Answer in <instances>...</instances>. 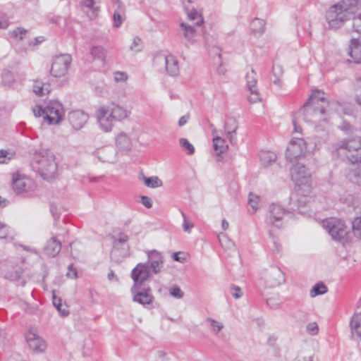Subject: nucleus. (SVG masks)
Instances as JSON below:
<instances>
[{
  "label": "nucleus",
  "instance_id": "obj_1",
  "mask_svg": "<svg viewBox=\"0 0 361 361\" xmlns=\"http://www.w3.org/2000/svg\"><path fill=\"white\" fill-rule=\"evenodd\" d=\"M326 21L331 29H338L353 20V29L361 34V0H341L326 11Z\"/></svg>",
  "mask_w": 361,
  "mask_h": 361
},
{
  "label": "nucleus",
  "instance_id": "obj_2",
  "mask_svg": "<svg viewBox=\"0 0 361 361\" xmlns=\"http://www.w3.org/2000/svg\"><path fill=\"white\" fill-rule=\"evenodd\" d=\"M130 111L125 106L111 102L106 106H100L96 111V117L99 128L104 132H111L115 122H121L128 119Z\"/></svg>",
  "mask_w": 361,
  "mask_h": 361
},
{
  "label": "nucleus",
  "instance_id": "obj_3",
  "mask_svg": "<svg viewBox=\"0 0 361 361\" xmlns=\"http://www.w3.org/2000/svg\"><path fill=\"white\" fill-rule=\"evenodd\" d=\"M32 164L44 179L54 178L58 169L54 155L47 149L36 152Z\"/></svg>",
  "mask_w": 361,
  "mask_h": 361
},
{
  "label": "nucleus",
  "instance_id": "obj_4",
  "mask_svg": "<svg viewBox=\"0 0 361 361\" xmlns=\"http://www.w3.org/2000/svg\"><path fill=\"white\" fill-rule=\"evenodd\" d=\"M36 117H43L49 125L59 123L64 117V109L61 103L51 100L44 105H35L32 108Z\"/></svg>",
  "mask_w": 361,
  "mask_h": 361
},
{
  "label": "nucleus",
  "instance_id": "obj_5",
  "mask_svg": "<svg viewBox=\"0 0 361 361\" xmlns=\"http://www.w3.org/2000/svg\"><path fill=\"white\" fill-rule=\"evenodd\" d=\"M336 154L352 162L361 161V137L343 140L334 145Z\"/></svg>",
  "mask_w": 361,
  "mask_h": 361
},
{
  "label": "nucleus",
  "instance_id": "obj_6",
  "mask_svg": "<svg viewBox=\"0 0 361 361\" xmlns=\"http://www.w3.org/2000/svg\"><path fill=\"white\" fill-rule=\"evenodd\" d=\"M312 105L328 106L331 110H335L338 113H343L350 114L352 113V109L350 105L343 104L338 101L327 102L324 97V92L319 90H314L310 96L308 101L306 102Z\"/></svg>",
  "mask_w": 361,
  "mask_h": 361
},
{
  "label": "nucleus",
  "instance_id": "obj_7",
  "mask_svg": "<svg viewBox=\"0 0 361 361\" xmlns=\"http://www.w3.org/2000/svg\"><path fill=\"white\" fill-rule=\"evenodd\" d=\"M322 226L331 235L332 239L344 241L348 238V229L345 224L337 219H326L322 221Z\"/></svg>",
  "mask_w": 361,
  "mask_h": 361
},
{
  "label": "nucleus",
  "instance_id": "obj_8",
  "mask_svg": "<svg viewBox=\"0 0 361 361\" xmlns=\"http://www.w3.org/2000/svg\"><path fill=\"white\" fill-rule=\"evenodd\" d=\"M326 111L324 106L305 103L297 114H302L304 121L307 123H316L321 121H326L324 115Z\"/></svg>",
  "mask_w": 361,
  "mask_h": 361
},
{
  "label": "nucleus",
  "instance_id": "obj_9",
  "mask_svg": "<svg viewBox=\"0 0 361 361\" xmlns=\"http://www.w3.org/2000/svg\"><path fill=\"white\" fill-rule=\"evenodd\" d=\"M290 176L296 185L310 189L312 182L311 173L305 165L298 162L293 165L290 169Z\"/></svg>",
  "mask_w": 361,
  "mask_h": 361
},
{
  "label": "nucleus",
  "instance_id": "obj_10",
  "mask_svg": "<svg viewBox=\"0 0 361 361\" xmlns=\"http://www.w3.org/2000/svg\"><path fill=\"white\" fill-rule=\"evenodd\" d=\"M72 61V57L70 54H60L56 56L52 62L51 67V74L55 78L64 76L70 67Z\"/></svg>",
  "mask_w": 361,
  "mask_h": 361
},
{
  "label": "nucleus",
  "instance_id": "obj_11",
  "mask_svg": "<svg viewBox=\"0 0 361 361\" xmlns=\"http://www.w3.org/2000/svg\"><path fill=\"white\" fill-rule=\"evenodd\" d=\"M34 183L32 179L18 172L12 176L11 188L16 195H22L32 190Z\"/></svg>",
  "mask_w": 361,
  "mask_h": 361
},
{
  "label": "nucleus",
  "instance_id": "obj_12",
  "mask_svg": "<svg viewBox=\"0 0 361 361\" xmlns=\"http://www.w3.org/2000/svg\"><path fill=\"white\" fill-rule=\"evenodd\" d=\"M307 150L306 143L302 138H293L286 149V159L292 162L302 157Z\"/></svg>",
  "mask_w": 361,
  "mask_h": 361
},
{
  "label": "nucleus",
  "instance_id": "obj_13",
  "mask_svg": "<svg viewBox=\"0 0 361 361\" xmlns=\"http://www.w3.org/2000/svg\"><path fill=\"white\" fill-rule=\"evenodd\" d=\"M149 276V269L146 263H139L131 271V277L134 281V286L131 292L135 293L140 286L148 279Z\"/></svg>",
  "mask_w": 361,
  "mask_h": 361
},
{
  "label": "nucleus",
  "instance_id": "obj_14",
  "mask_svg": "<svg viewBox=\"0 0 361 361\" xmlns=\"http://www.w3.org/2000/svg\"><path fill=\"white\" fill-rule=\"evenodd\" d=\"M269 212V223L277 228L282 227L283 219L290 214L288 210L275 203L270 204Z\"/></svg>",
  "mask_w": 361,
  "mask_h": 361
},
{
  "label": "nucleus",
  "instance_id": "obj_15",
  "mask_svg": "<svg viewBox=\"0 0 361 361\" xmlns=\"http://www.w3.org/2000/svg\"><path fill=\"white\" fill-rule=\"evenodd\" d=\"M93 154L104 164H115L118 161L117 152L111 145L99 147L93 152Z\"/></svg>",
  "mask_w": 361,
  "mask_h": 361
},
{
  "label": "nucleus",
  "instance_id": "obj_16",
  "mask_svg": "<svg viewBox=\"0 0 361 361\" xmlns=\"http://www.w3.org/2000/svg\"><path fill=\"white\" fill-rule=\"evenodd\" d=\"M245 78L247 87L250 92L247 96L249 102L251 103L259 102L261 97L257 87V79L256 72L253 69H251V71L247 73Z\"/></svg>",
  "mask_w": 361,
  "mask_h": 361
},
{
  "label": "nucleus",
  "instance_id": "obj_17",
  "mask_svg": "<svg viewBox=\"0 0 361 361\" xmlns=\"http://www.w3.org/2000/svg\"><path fill=\"white\" fill-rule=\"evenodd\" d=\"M156 62L164 65L167 74L172 77L178 76L180 72L178 59L173 55L157 57Z\"/></svg>",
  "mask_w": 361,
  "mask_h": 361
},
{
  "label": "nucleus",
  "instance_id": "obj_18",
  "mask_svg": "<svg viewBox=\"0 0 361 361\" xmlns=\"http://www.w3.org/2000/svg\"><path fill=\"white\" fill-rule=\"evenodd\" d=\"M68 118L74 129L80 130L88 121L89 116L83 111L75 110L68 114Z\"/></svg>",
  "mask_w": 361,
  "mask_h": 361
},
{
  "label": "nucleus",
  "instance_id": "obj_19",
  "mask_svg": "<svg viewBox=\"0 0 361 361\" xmlns=\"http://www.w3.org/2000/svg\"><path fill=\"white\" fill-rule=\"evenodd\" d=\"M147 257L146 264H148L149 269L155 274L159 273L164 266V257L157 250H152L148 252Z\"/></svg>",
  "mask_w": 361,
  "mask_h": 361
},
{
  "label": "nucleus",
  "instance_id": "obj_20",
  "mask_svg": "<svg viewBox=\"0 0 361 361\" xmlns=\"http://www.w3.org/2000/svg\"><path fill=\"white\" fill-rule=\"evenodd\" d=\"M128 237L125 233H120L117 238L114 240L113 249L111 252V257H116L118 256L117 252L119 250V245H122V252L118 255L121 257H125L128 255V245L127 241Z\"/></svg>",
  "mask_w": 361,
  "mask_h": 361
},
{
  "label": "nucleus",
  "instance_id": "obj_21",
  "mask_svg": "<svg viewBox=\"0 0 361 361\" xmlns=\"http://www.w3.org/2000/svg\"><path fill=\"white\" fill-rule=\"evenodd\" d=\"M26 341L29 348L34 352L42 353L47 348V345L44 340L35 333H27L26 334Z\"/></svg>",
  "mask_w": 361,
  "mask_h": 361
},
{
  "label": "nucleus",
  "instance_id": "obj_22",
  "mask_svg": "<svg viewBox=\"0 0 361 361\" xmlns=\"http://www.w3.org/2000/svg\"><path fill=\"white\" fill-rule=\"evenodd\" d=\"M348 161L351 165L346 172V178L352 183L361 185V161L358 162H352L350 160Z\"/></svg>",
  "mask_w": 361,
  "mask_h": 361
},
{
  "label": "nucleus",
  "instance_id": "obj_23",
  "mask_svg": "<svg viewBox=\"0 0 361 361\" xmlns=\"http://www.w3.org/2000/svg\"><path fill=\"white\" fill-rule=\"evenodd\" d=\"M197 27H196L194 25H190L186 23H180V32L186 40L187 44H192L196 42Z\"/></svg>",
  "mask_w": 361,
  "mask_h": 361
},
{
  "label": "nucleus",
  "instance_id": "obj_24",
  "mask_svg": "<svg viewBox=\"0 0 361 361\" xmlns=\"http://www.w3.org/2000/svg\"><path fill=\"white\" fill-rule=\"evenodd\" d=\"M284 281L283 273L278 267H272L266 278L267 284L270 288L278 286L284 282Z\"/></svg>",
  "mask_w": 361,
  "mask_h": 361
},
{
  "label": "nucleus",
  "instance_id": "obj_25",
  "mask_svg": "<svg viewBox=\"0 0 361 361\" xmlns=\"http://www.w3.org/2000/svg\"><path fill=\"white\" fill-rule=\"evenodd\" d=\"M115 142L118 150L121 152H128L132 148L131 139L123 132H121L116 135Z\"/></svg>",
  "mask_w": 361,
  "mask_h": 361
},
{
  "label": "nucleus",
  "instance_id": "obj_26",
  "mask_svg": "<svg viewBox=\"0 0 361 361\" xmlns=\"http://www.w3.org/2000/svg\"><path fill=\"white\" fill-rule=\"evenodd\" d=\"M348 54L355 63H361V40L351 39Z\"/></svg>",
  "mask_w": 361,
  "mask_h": 361
},
{
  "label": "nucleus",
  "instance_id": "obj_27",
  "mask_svg": "<svg viewBox=\"0 0 361 361\" xmlns=\"http://www.w3.org/2000/svg\"><path fill=\"white\" fill-rule=\"evenodd\" d=\"M133 293L134 294V302H138L142 305H149L152 302L153 296L149 293V290L140 291L139 288H137L136 291Z\"/></svg>",
  "mask_w": 361,
  "mask_h": 361
},
{
  "label": "nucleus",
  "instance_id": "obj_28",
  "mask_svg": "<svg viewBox=\"0 0 361 361\" xmlns=\"http://www.w3.org/2000/svg\"><path fill=\"white\" fill-rule=\"evenodd\" d=\"M61 249V243L56 238H51L47 241L44 247V252L49 256L55 257L59 253Z\"/></svg>",
  "mask_w": 361,
  "mask_h": 361
},
{
  "label": "nucleus",
  "instance_id": "obj_29",
  "mask_svg": "<svg viewBox=\"0 0 361 361\" xmlns=\"http://www.w3.org/2000/svg\"><path fill=\"white\" fill-rule=\"evenodd\" d=\"M112 3L114 6H116L113 16L114 21V26L118 27L122 23V15L124 13L125 9L120 0H112Z\"/></svg>",
  "mask_w": 361,
  "mask_h": 361
},
{
  "label": "nucleus",
  "instance_id": "obj_30",
  "mask_svg": "<svg viewBox=\"0 0 361 361\" xmlns=\"http://www.w3.org/2000/svg\"><path fill=\"white\" fill-rule=\"evenodd\" d=\"M350 326L352 333H355L361 339V312L356 313L351 317Z\"/></svg>",
  "mask_w": 361,
  "mask_h": 361
},
{
  "label": "nucleus",
  "instance_id": "obj_31",
  "mask_svg": "<svg viewBox=\"0 0 361 361\" xmlns=\"http://www.w3.org/2000/svg\"><path fill=\"white\" fill-rule=\"evenodd\" d=\"M32 90L36 95L41 97L49 94L50 92V87L49 84L36 80L32 85Z\"/></svg>",
  "mask_w": 361,
  "mask_h": 361
},
{
  "label": "nucleus",
  "instance_id": "obj_32",
  "mask_svg": "<svg viewBox=\"0 0 361 361\" xmlns=\"http://www.w3.org/2000/svg\"><path fill=\"white\" fill-rule=\"evenodd\" d=\"M213 147L217 156L226 152L228 148L225 140L219 136H215L213 138Z\"/></svg>",
  "mask_w": 361,
  "mask_h": 361
},
{
  "label": "nucleus",
  "instance_id": "obj_33",
  "mask_svg": "<svg viewBox=\"0 0 361 361\" xmlns=\"http://www.w3.org/2000/svg\"><path fill=\"white\" fill-rule=\"evenodd\" d=\"M142 179L145 185L150 188H157L162 186V181L157 176L145 177L142 173Z\"/></svg>",
  "mask_w": 361,
  "mask_h": 361
},
{
  "label": "nucleus",
  "instance_id": "obj_34",
  "mask_svg": "<svg viewBox=\"0 0 361 361\" xmlns=\"http://www.w3.org/2000/svg\"><path fill=\"white\" fill-rule=\"evenodd\" d=\"M250 28L253 33L262 35L265 29V23L259 18H255L250 23Z\"/></svg>",
  "mask_w": 361,
  "mask_h": 361
},
{
  "label": "nucleus",
  "instance_id": "obj_35",
  "mask_svg": "<svg viewBox=\"0 0 361 361\" xmlns=\"http://www.w3.org/2000/svg\"><path fill=\"white\" fill-rule=\"evenodd\" d=\"M186 13L189 20H197L195 23H193L194 25H195L196 27H201L202 25L204 23L203 18L196 10L186 9Z\"/></svg>",
  "mask_w": 361,
  "mask_h": 361
},
{
  "label": "nucleus",
  "instance_id": "obj_36",
  "mask_svg": "<svg viewBox=\"0 0 361 361\" xmlns=\"http://www.w3.org/2000/svg\"><path fill=\"white\" fill-rule=\"evenodd\" d=\"M259 158L262 164L264 166H268L276 161V155L274 152L265 151L260 153Z\"/></svg>",
  "mask_w": 361,
  "mask_h": 361
},
{
  "label": "nucleus",
  "instance_id": "obj_37",
  "mask_svg": "<svg viewBox=\"0 0 361 361\" xmlns=\"http://www.w3.org/2000/svg\"><path fill=\"white\" fill-rule=\"evenodd\" d=\"M283 75V70L280 66H274L272 70V76L271 80L275 85L281 86L282 84L281 76Z\"/></svg>",
  "mask_w": 361,
  "mask_h": 361
},
{
  "label": "nucleus",
  "instance_id": "obj_38",
  "mask_svg": "<svg viewBox=\"0 0 361 361\" xmlns=\"http://www.w3.org/2000/svg\"><path fill=\"white\" fill-rule=\"evenodd\" d=\"M90 54L94 58L104 61L106 51L104 47L101 46H95L90 49Z\"/></svg>",
  "mask_w": 361,
  "mask_h": 361
},
{
  "label": "nucleus",
  "instance_id": "obj_39",
  "mask_svg": "<svg viewBox=\"0 0 361 361\" xmlns=\"http://www.w3.org/2000/svg\"><path fill=\"white\" fill-rule=\"evenodd\" d=\"M53 305L57 309V310L59 312V313L63 316L66 317L69 314V311L67 310L66 307L62 308V300L60 298H58L54 294L53 295Z\"/></svg>",
  "mask_w": 361,
  "mask_h": 361
},
{
  "label": "nucleus",
  "instance_id": "obj_40",
  "mask_svg": "<svg viewBox=\"0 0 361 361\" xmlns=\"http://www.w3.org/2000/svg\"><path fill=\"white\" fill-rule=\"evenodd\" d=\"M326 291H327V288L324 283H317L316 285H314L312 287V288L310 291V296L315 297L318 295H322V294H324L325 293H326Z\"/></svg>",
  "mask_w": 361,
  "mask_h": 361
},
{
  "label": "nucleus",
  "instance_id": "obj_41",
  "mask_svg": "<svg viewBox=\"0 0 361 361\" xmlns=\"http://www.w3.org/2000/svg\"><path fill=\"white\" fill-rule=\"evenodd\" d=\"M14 157V152L7 149H0V164H6Z\"/></svg>",
  "mask_w": 361,
  "mask_h": 361
},
{
  "label": "nucleus",
  "instance_id": "obj_42",
  "mask_svg": "<svg viewBox=\"0 0 361 361\" xmlns=\"http://www.w3.org/2000/svg\"><path fill=\"white\" fill-rule=\"evenodd\" d=\"M206 321L210 324L211 331L214 334H217L224 328V324L221 322L212 318L208 317Z\"/></svg>",
  "mask_w": 361,
  "mask_h": 361
},
{
  "label": "nucleus",
  "instance_id": "obj_43",
  "mask_svg": "<svg viewBox=\"0 0 361 361\" xmlns=\"http://www.w3.org/2000/svg\"><path fill=\"white\" fill-rule=\"evenodd\" d=\"M94 0H84L82 4L84 6L90 8L92 11V13L90 16V18H94L98 13L99 7L94 6Z\"/></svg>",
  "mask_w": 361,
  "mask_h": 361
},
{
  "label": "nucleus",
  "instance_id": "obj_44",
  "mask_svg": "<svg viewBox=\"0 0 361 361\" xmlns=\"http://www.w3.org/2000/svg\"><path fill=\"white\" fill-rule=\"evenodd\" d=\"M181 147L187 151V154L192 155L195 153V147L186 138H180L179 140Z\"/></svg>",
  "mask_w": 361,
  "mask_h": 361
},
{
  "label": "nucleus",
  "instance_id": "obj_45",
  "mask_svg": "<svg viewBox=\"0 0 361 361\" xmlns=\"http://www.w3.org/2000/svg\"><path fill=\"white\" fill-rule=\"evenodd\" d=\"M22 274V269L20 267H16L13 271H8L6 274V277L11 281H15L19 279Z\"/></svg>",
  "mask_w": 361,
  "mask_h": 361
},
{
  "label": "nucleus",
  "instance_id": "obj_46",
  "mask_svg": "<svg viewBox=\"0 0 361 361\" xmlns=\"http://www.w3.org/2000/svg\"><path fill=\"white\" fill-rule=\"evenodd\" d=\"M353 231L357 238H361V216L355 218L353 221Z\"/></svg>",
  "mask_w": 361,
  "mask_h": 361
},
{
  "label": "nucleus",
  "instance_id": "obj_47",
  "mask_svg": "<svg viewBox=\"0 0 361 361\" xmlns=\"http://www.w3.org/2000/svg\"><path fill=\"white\" fill-rule=\"evenodd\" d=\"M259 197L253 193L249 194L248 203L254 210H257L259 207Z\"/></svg>",
  "mask_w": 361,
  "mask_h": 361
},
{
  "label": "nucleus",
  "instance_id": "obj_48",
  "mask_svg": "<svg viewBox=\"0 0 361 361\" xmlns=\"http://www.w3.org/2000/svg\"><path fill=\"white\" fill-rule=\"evenodd\" d=\"M224 128L226 130V132L228 130H233V131H236V130L238 128V125H237L235 119L233 118H228L225 123Z\"/></svg>",
  "mask_w": 361,
  "mask_h": 361
},
{
  "label": "nucleus",
  "instance_id": "obj_49",
  "mask_svg": "<svg viewBox=\"0 0 361 361\" xmlns=\"http://www.w3.org/2000/svg\"><path fill=\"white\" fill-rule=\"evenodd\" d=\"M306 331L311 336H315L319 332V326L316 322H310L306 326Z\"/></svg>",
  "mask_w": 361,
  "mask_h": 361
},
{
  "label": "nucleus",
  "instance_id": "obj_50",
  "mask_svg": "<svg viewBox=\"0 0 361 361\" xmlns=\"http://www.w3.org/2000/svg\"><path fill=\"white\" fill-rule=\"evenodd\" d=\"M169 293L173 298L180 299L183 297V292L177 286H173L169 289Z\"/></svg>",
  "mask_w": 361,
  "mask_h": 361
},
{
  "label": "nucleus",
  "instance_id": "obj_51",
  "mask_svg": "<svg viewBox=\"0 0 361 361\" xmlns=\"http://www.w3.org/2000/svg\"><path fill=\"white\" fill-rule=\"evenodd\" d=\"M26 33V30L21 27H17L11 32V35L12 37L15 38H19L20 39H23Z\"/></svg>",
  "mask_w": 361,
  "mask_h": 361
},
{
  "label": "nucleus",
  "instance_id": "obj_52",
  "mask_svg": "<svg viewBox=\"0 0 361 361\" xmlns=\"http://www.w3.org/2000/svg\"><path fill=\"white\" fill-rule=\"evenodd\" d=\"M231 293L232 296L235 299H238L243 295L241 288L239 286L235 285H232L231 286Z\"/></svg>",
  "mask_w": 361,
  "mask_h": 361
},
{
  "label": "nucleus",
  "instance_id": "obj_53",
  "mask_svg": "<svg viewBox=\"0 0 361 361\" xmlns=\"http://www.w3.org/2000/svg\"><path fill=\"white\" fill-rule=\"evenodd\" d=\"M130 48L132 51L136 52L141 51V39L138 37H134L133 43Z\"/></svg>",
  "mask_w": 361,
  "mask_h": 361
},
{
  "label": "nucleus",
  "instance_id": "obj_54",
  "mask_svg": "<svg viewBox=\"0 0 361 361\" xmlns=\"http://www.w3.org/2000/svg\"><path fill=\"white\" fill-rule=\"evenodd\" d=\"M116 82H125L128 79V75L125 72L116 71L114 73Z\"/></svg>",
  "mask_w": 361,
  "mask_h": 361
},
{
  "label": "nucleus",
  "instance_id": "obj_55",
  "mask_svg": "<svg viewBox=\"0 0 361 361\" xmlns=\"http://www.w3.org/2000/svg\"><path fill=\"white\" fill-rule=\"evenodd\" d=\"M67 277L70 279H76L78 276V273L75 269H73V265L70 264L68 268V271L66 273Z\"/></svg>",
  "mask_w": 361,
  "mask_h": 361
},
{
  "label": "nucleus",
  "instance_id": "obj_56",
  "mask_svg": "<svg viewBox=\"0 0 361 361\" xmlns=\"http://www.w3.org/2000/svg\"><path fill=\"white\" fill-rule=\"evenodd\" d=\"M181 212V214H182L183 217L184 218V222H183V230L185 232H190V229L193 227V224L192 223H190V222H188L186 220V216H185V214L183 212Z\"/></svg>",
  "mask_w": 361,
  "mask_h": 361
},
{
  "label": "nucleus",
  "instance_id": "obj_57",
  "mask_svg": "<svg viewBox=\"0 0 361 361\" xmlns=\"http://www.w3.org/2000/svg\"><path fill=\"white\" fill-rule=\"evenodd\" d=\"M8 226L5 224L0 222V238H6L8 235Z\"/></svg>",
  "mask_w": 361,
  "mask_h": 361
},
{
  "label": "nucleus",
  "instance_id": "obj_58",
  "mask_svg": "<svg viewBox=\"0 0 361 361\" xmlns=\"http://www.w3.org/2000/svg\"><path fill=\"white\" fill-rule=\"evenodd\" d=\"M141 203L148 209L152 207V201L147 196H141Z\"/></svg>",
  "mask_w": 361,
  "mask_h": 361
},
{
  "label": "nucleus",
  "instance_id": "obj_59",
  "mask_svg": "<svg viewBox=\"0 0 361 361\" xmlns=\"http://www.w3.org/2000/svg\"><path fill=\"white\" fill-rule=\"evenodd\" d=\"M50 211H51V213L52 216H54V219L57 220L60 216V214L58 211L57 207L54 204H51Z\"/></svg>",
  "mask_w": 361,
  "mask_h": 361
},
{
  "label": "nucleus",
  "instance_id": "obj_60",
  "mask_svg": "<svg viewBox=\"0 0 361 361\" xmlns=\"http://www.w3.org/2000/svg\"><path fill=\"white\" fill-rule=\"evenodd\" d=\"M273 251L279 253L281 251V245L276 240L273 239Z\"/></svg>",
  "mask_w": 361,
  "mask_h": 361
},
{
  "label": "nucleus",
  "instance_id": "obj_61",
  "mask_svg": "<svg viewBox=\"0 0 361 361\" xmlns=\"http://www.w3.org/2000/svg\"><path fill=\"white\" fill-rule=\"evenodd\" d=\"M355 91L357 94H361V78H357L354 84Z\"/></svg>",
  "mask_w": 361,
  "mask_h": 361
},
{
  "label": "nucleus",
  "instance_id": "obj_62",
  "mask_svg": "<svg viewBox=\"0 0 361 361\" xmlns=\"http://www.w3.org/2000/svg\"><path fill=\"white\" fill-rule=\"evenodd\" d=\"M267 305L271 308H276L279 305V302L274 298H269L267 300Z\"/></svg>",
  "mask_w": 361,
  "mask_h": 361
},
{
  "label": "nucleus",
  "instance_id": "obj_63",
  "mask_svg": "<svg viewBox=\"0 0 361 361\" xmlns=\"http://www.w3.org/2000/svg\"><path fill=\"white\" fill-rule=\"evenodd\" d=\"M44 37H42V36L37 37H35V38L34 39V41H32V42H31L30 43V45H34V46H35V45L39 44V43H42V42H44Z\"/></svg>",
  "mask_w": 361,
  "mask_h": 361
},
{
  "label": "nucleus",
  "instance_id": "obj_64",
  "mask_svg": "<svg viewBox=\"0 0 361 361\" xmlns=\"http://www.w3.org/2000/svg\"><path fill=\"white\" fill-rule=\"evenodd\" d=\"M188 118L189 116L188 115L183 116L182 117H180L178 121V126H183V125H185L188 122Z\"/></svg>",
  "mask_w": 361,
  "mask_h": 361
}]
</instances>
